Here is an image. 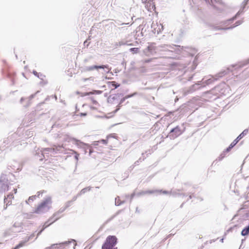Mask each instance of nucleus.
<instances>
[{
	"mask_svg": "<svg viewBox=\"0 0 249 249\" xmlns=\"http://www.w3.org/2000/svg\"><path fill=\"white\" fill-rule=\"evenodd\" d=\"M172 53L166 52L163 53V54L165 55V57L166 58H176V56L175 55V53L179 54L181 53L183 55H191L193 56L195 55L196 53V50L195 49L188 47H181L180 51H173Z\"/></svg>",
	"mask_w": 249,
	"mask_h": 249,
	"instance_id": "f257e3e1",
	"label": "nucleus"
},
{
	"mask_svg": "<svg viewBox=\"0 0 249 249\" xmlns=\"http://www.w3.org/2000/svg\"><path fill=\"white\" fill-rule=\"evenodd\" d=\"M52 203V201L51 197H46L45 199L38 205L34 213L38 214H41L47 212L51 209Z\"/></svg>",
	"mask_w": 249,
	"mask_h": 249,
	"instance_id": "f03ea898",
	"label": "nucleus"
},
{
	"mask_svg": "<svg viewBox=\"0 0 249 249\" xmlns=\"http://www.w3.org/2000/svg\"><path fill=\"white\" fill-rule=\"evenodd\" d=\"M180 46L163 44L155 47L154 50L156 52H163L164 53L166 52L172 53V52L173 51L178 52V51H180Z\"/></svg>",
	"mask_w": 249,
	"mask_h": 249,
	"instance_id": "7ed1b4c3",
	"label": "nucleus"
},
{
	"mask_svg": "<svg viewBox=\"0 0 249 249\" xmlns=\"http://www.w3.org/2000/svg\"><path fill=\"white\" fill-rule=\"evenodd\" d=\"M117 243V237L114 235H109L102 245V249H117V248L115 247Z\"/></svg>",
	"mask_w": 249,
	"mask_h": 249,
	"instance_id": "20e7f679",
	"label": "nucleus"
},
{
	"mask_svg": "<svg viewBox=\"0 0 249 249\" xmlns=\"http://www.w3.org/2000/svg\"><path fill=\"white\" fill-rule=\"evenodd\" d=\"M229 71V69L228 68L226 70H222L218 73H217L216 75H215V78H214L213 76H212V78H209L208 80L204 81L203 83H205L206 85L210 84L213 82L214 81L217 80L219 78L222 77L225 74H227Z\"/></svg>",
	"mask_w": 249,
	"mask_h": 249,
	"instance_id": "39448f33",
	"label": "nucleus"
},
{
	"mask_svg": "<svg viewBox=\"0 0 249 249\" xmlns=\"http://www.w3.org/2000/svg\"><path fill=\"white\" fill-rule=\"evenodd\" d=\"M53 146L55 147L45 148L44 150L51 151V153H53V154H56L58 153H63L65 154H67V153L65 152V150L64 149V146L63 144L58 145H53Z\"/></svg>",
	"mask_w": 249,
	"mask_h": 249,
	"instance_id": "423d86ee",
	"label": "nucleus"
},
{
	"mask_svg": "<svg viewBox=\"0 0 249 249\" xmlns=\"http://www.w3.org/2000/svg\"><path fill=\"white\" fill-rule=\"evenodd\" d=\"M249 2H248L247 0H244L241 5L240 10L238 11V12L236 13V14L232 18L228 19V20L226 21L224 23V24H226L229 22H233L234 20H235L238 16L240 15L241 14H242L244 12V9L246 8V5Z\"/></svg>",
	"mask_w": 249,
	"mask_h": 249,
	"instance_id": "0eeeda50",
	"label": "nucleus"
},
{
	"mask_svg": "<svg viewBox=\"0 0 249 249\" xmlns=\"http://www.w3.org/2000/svg\"><path fill=\"white\" fill-rule=\"evenodd\" d=\"M182 132H183L181 130L180 127L178 125L170 130L168 137H169L171 139H175L180 135Z\"/></svg>",
	"mask_w": 249,
	"mask_h": 249,
	"instance_id": "6e6552de",
	"label": "nucleus"
},
{
	"mask_svg": "<svg viewBox=\"0 0 249 249\" xmlns=\"http://www.w3.org/2000/svg\"><path fill=\"white\" fill-rule=\"evenodd\" d=\"M99 69H107V72H109L110 70V68H109L108 65H93L90 66H86L83 68V71L85 72L92 71L94 70H98Z\"/></svg>",
	"mask_w": 249,
	"mask_h": 249,
	"instance_id": "1a4fd4ad",
	"label": "nucleus"
},
{
	"mask_svg": "<svg viewBox=\"0 0 249 249\" xmlns=\"http://www.w3.org/2000/svg\"><path fill=\"white\" fill-rule=\"evenodd\" d=\"M5 178L4 175L0 177V193H3L9 190V186L7 184V179L5 181Z\"/></svg>",
	"mask_w": 249,
	"mask_h": 249,
	"instance_id": "9d476101",
	"label": "nucleus"
},
{
	"mask_svg": "<svg viewBox=\"0 0 249 249\" xmlns=\"http://www.w3.org/2000/svg\"><path fill=\"white\" fill-rule=\"evenodd\" d=\"M243 22V20H238L235 23L234 25L233 26H230L229 27H227V28H221L218 26H212V29H213V30H226L231 29L233 28L234 27H235L241 24Z\"/></svg>",
	"mask_w": 249,
	"mask_h": 249,
	"instance_id": "9b49d317",
	"label": "nucleus"
},
{
	"mask_svg": "<svg viewBox=\"0 0 249 249\" xmlns=\"http://www.w3.org/2000/svg\"><path fill=\"white\" fill-rule=\"evenodd\" d=\"M70 140L74 141L75 142L74 144L79 148H85V146H87L88 147H90L89 144L88 143H84L75 138H71Z\"/></svg>",
	"mask_w": 249,
	"mask_h": 249,
	"instance_id": "f8f14e48",
	"label": "nucleus"
},
{
	"mask_svg": "<svg viewBox=\"0 0 249 249\" xmlns=\"http://www.w3.org/2000/svg\"><path fill=\"white\" fill-rule=\"evenodd\" d=\"M13 198H14V195L12 193H10L9 195H8L6 197L5 196L4 199V204H6V207H7L8 205H10L11 204V200ZM6 208H5V209Z\"/></svg>",
	"mask_w": 249,
	"mask_h": 249,
	"instance_id": "ddd939ff",
	"label": "nucleus"
},
{
	"mask_svg": "<svg viewBox=\"0 0 249 249\" xmlns=\"http://www.w3.org/2000/svg\"><path fill=\"white\" fill-rule=\"evenodd\" d=\"M248 133V129H245L232 142L235 145L244 136L246 135Z\"/></svg>",
	"mask_w": 249,
	"mask_h": 249,
	"instance_id": "4468645a",
	"label": "nucleus"
},
{
	"mask_svg": "<svg viewBox=\"0 0 249 249\" xmlns=\"http://www.w3.org/2000/svg\"><path fill=\"white\" fill-rule=\"evenodd\" d=\"M200 82H198V83L195 84V85H192L190 87L189 89L187 91V93H192L196 89H199L200 87Z\"/></svg>",
	"mask_w": 249,
	"mask_h": 249,
	"instance_id": "2eb2a0df",
	"label": "nucleus"
},
{
	"mask_svg": "<svg viewBox=\"0 0 249 249\" xmlns=\"http://www.w3.org/2000/svg\"><path fill=\"white\" fill-rule=\"evenodd\" d=\"M22 229L20 223H15L12 228V230L15 232H19Z\"/></svg>",
	"mask_w": 249,
	"mask_h": 249,
	"instance_id": "dca6fc26",
	"label": "nucleus"
},
{
	"mask_svg": "<svg viewBox=\"0 0 249 249\" xmlns=\"http://www.w3.org/2000/svg\"><path fill=\"white\" fill-rule=\"evenodd\" d=\"M159 191L158 190H150V191H143V192H142L141 193H139L138 194H137V195L138 196H140L141 195H145V194H153V193H154L155 192H159Z\"/></svg>",
	"mask_w": 249,
	"mask_h": 249,
	"instance_id": "f3484780",
	"label": "nucleus"
},
{
	"mask_svg": "<svg viewBox=\"0 0 249 249\" xmlns=\"http://www.w3.org/2000/svg\"><path fill=\"white\" fill-rule=\"evenodd\" d=\"M249 234V225L246 227L241 231L242 236H246Z\"/></svg>",
	"mask_w": 249,
	"mask_h": 249,
	"instance_id": "a211bd4d",
	"label": "nucleus"
},
{
	"mask_svg": "<svg viewBox=\"0 0 249 249\" xmlns=\"http://www.w3.org/2000/svg\"><path fill=\"white\" fill-rule=\"evenodd\" d=\"M60 216H53V215L48 220V222H50V223L49 224L50 225L53 223L54 222L57 220L58 219H59Z\"/></svg>",
	"mask_w": 249,
	"mask_h": 249,
	"instance_id": "6ab92c4d",
	"label": "nucleus"
},
{
	"mask_svg": "<svg viewBox=\"0 0 249 249\" xmlns=\"http://www.w3.org/2000/svg\"><path fill=\"white\" fill-rule=\"evenodd\" d=\"M91 189V187H89L87 188H83L81 190V191L77 194V196H80L83 194L86 193L87 191H89Z\"/></svg>",
	"mask_w": 249,
	"mask_h": 249,
	"instance_id": "aec40b11",
	"label": "nucleus"
},
{
	"mask_svg": "<svg viewBox=\"0 0 249 249\" xmlns=\"http://www.w3.org/2000/svg\"><path fill=\"white\" fill-rule=\"evenodd\" d=\"M235 145L234 144V143L231 142V144L229 145V146L226 148L225 151H224V153L229 152L231 149V148H232ZM224 153H223L220 155V156H221L222 157L221 158H223L224 157Z\"/></svg>",
	"mask_w": 249,
	"mask_h": 249,
	"instance_id": "412c9836",
	"label": "nucleus"
},
{
	"mask_svg": "<svg viewBox=\"0 0 249 249\" xmlns=\"http://www.w3.org/2000/svg\"><path fill=\"white\" fill-rule=\"evenodd\" d=\"M33 73L35 76H37L38 78H39L40 79L42 80L45 77L44 75L42 74L41 73H38L37 71H33Z\"/></svg>",
	"mask_w": 249,
	"mask_h": 249,
	"instance_id": "4be33fe9",
	"label": "nucleus"
},
{
	"mask_svg": "<svg viewBox=\"0 0 249 249\" xmlns=\"http://www.w3.org/2000/svg\"><path fill=\"white\" fill-rule=\"evenodd\" d=\"M66 208L65 207H62L57 212H56L55 213H54L53 214V216H59V215L62 213L63 212H64L65 210H66Z\"/></svg>",
	"mask_w": 249,
	"mask_h": 249,
	"instance_id": "5701e85b",
	"label": "nucleus"
},
{
	"mask_svg": "<svg viewBox=\"0 0 249 249\" xmlns=\"http://www.w3.org/2000/svg\"><path fill=\"white\" fill-rule=\"evenodd\" d=\"M102 90H94L92 91L87 92L86 93V95H89L90 94H100L102 93Z\"/></svg>",
	"mask_w": 249,
	"mask_h": 249,
	"instance_id": "b1692460",
	"label": "nucleus"
},
{
	"mask_svg": "<svg viewBox=\"0 0 249 249\" xmlns=\"http://www.w3.org/2000/svg\"><path fill=\"white\" fill-rule=\"evenodd\" d=\"M44 149L45 148H42V150H41V154H42V156H43L44 158H45L46 156L47 157H49V152L51 153V152L49 151L44 150Z\"/></svg>",
	"mask_w": 249,
	"mask_h": 249,
	"instance_id": "393cba45",
	"label": "nucleus"
},
{
	"mask_svg": "<svg viewBox=\"0 0 249 249\" xmlns=\"http://www.w3.org/2000/svg\"><path fill=\"white\" fill-rule=\"evenodd\" d=\"M124 202L125 201L124 200L120 201V200L119 199V197L118 196L117 197H116L115 198V204L116 206H119V205H121L122 204L124 203Z\"/></svg>",
	"mask_w": 249,
	"mask_h": 249,
	"instance_id": "a878e982",
	"label": "nucleus"
},
{
	"mask_svg": "<svg viewBox=\"0 0 249 249\" xmlns=\"http://www.w3.org/2000/svg\"><path fill=\"white\" fill-rule=\"evenodd\" d=\"M69 150L71 151L72 152V153L75 154L74 158L76 160V162H77L78 160V157L79 156V154L77 152H76L72 149H70Z\"/></svg>",
	"mask_w": 249,
	"mask_h": 249,
	"instance_id": "bb28decb",
	"label": "nucleus"
},
{
	"mask_svg": "<svg viewBox=\"0 0 249 249\" xmlns=\"http://www.w3.org/2000/svg\"><path fill=\"white\" fill-rule=\"evenodd\" d=\"M36 196H30L29 197V199L28 200L26 201V202L27 203H28V202H32L36 198Z\"/></svg>",
	"mask_w": 249,
	"mask_h": 249,
	"instance_id": "cd10ccee",
	"label": "nucleus"
},
{
	"mask_svg": "<svg viewBox=\"0 0 249 249\" xmlns=\"http://www.w3.org/2000/svg\"><path fill=\"white\" fill-rule=\"evenodd\" d=\"M139 50L138 48H132L130 49V51L134 53H137Z\"/></svg>",
	"mask_w": 249,
	"mask_h": 249,
	"instance_id": "c85d7f7f",
	"label": "nucleus"
},
{
	"mask_svg": "<svg viewBox=\"0 0 249 249\" xmlns=\"http://www.w3.org/2000/svg\"><path fill=\"white\" fill-rule=\"evenodd\" d=\"M94 77H90L89 78H83L82 79V80H83V81L84 82H86L87 81H89L90 82H93L94 81Z\"/></svg>",
	"mask_w": 249,
	"mask_h": 249,
	"instance_id": "c756f323",
	"label": "nucleus"
},
{
	"mask_svg": "<svg viewBox=\"0 0 249 249\" xmlns=\"http://www.w3.org/2000/svg\"><path fill=\"white\" fill-rule=\"evenodd\" d=\"M138 94V93L135 92H134L132 94H129V95H127L126 96H125V98H126V99L129 98H131V97H132Z\"/></svg>",
	"mask_w": 249,
	"mask_h": 249,
	"instance_id": "7c9ffc66",
	"label": "nucleus"
},
{
	"mask_svg": "<svg viewBox=\"0 0 249 249\" xmlns=\"http://www.w3.org/2000/svg\"><path fill=\"white\" fill-rule=\"evenodd\" d=\"M138 94V93L135 92H134L132 94H129V95H127L126 96H125V98H126V99L129 98H131V97H132Z\"/></svg>",
	"mask_w": 249,
	"mask_h": 249,
	"instance_id": "2f4dec72",
	"label": "nucleus"
},
{
	"mask_svg": "<svg viewBox=\"0 0 249 249\" xmlns=\"http://www.w3.org/2000/svg\"><path fill=\"white\" fill-rule=\"evenodd\" d=\"M72 201H67L66 203H65V208H66V209L69 208L70 206H71V204H72Z\"/></svg>",
	"mask_w": 249,
	"mask_h": 249,
	"instance_id": "473e14b6",
	"label": "nucleus"
},
{
	"mask_svg": "<svg viewBox=\"0 0 249 249\" xmlns=\"http://www.w3.org/2000/svg\"><path fill=\"white\" fill-rule=\"evenodd\" d=\"M111 84L113 87H114V89H116L120 86V84L117 83L115 81L111 82Z\"/></svg>",
	"mask_w": 249,
	"mask_h": 249,
	"instance_id": "72a5a7b5",
	"label": "nucleus"
},
{
	"mask_svg": "<svg viewBox=\"0 0 249 249\" xmlns=\"http://www.w3.org/2000/svg\"><path fill=\"white\" fill-rule=\"evenodd\" d=\"M125 44V43L124 41H121L119 42L118 43H116L115 44V46H121L122 45H124Z\"/></svg>",
	"mask_w": 249,
	"mask_h": 249,
	"instance_id": "f704fd0d",
	"label": "nucleus"
},
{
	"mask_svg": "<svg viewBox=\"0 0 249 249\" xmlns=\"http://www.w3.org/2000/svg\"><path fill=\"white\" fill-rule=\"evenodd\" d=\"M100 141V142H102V143L104 144H106L107 142V140H104V139H102Z\"/></svg>",
	"mask_w": 249,
	"mask_h": 249,
	"instance_id": "c9c22d12",
	"label": "nucleus"
},
{
	"mask_svg": "<svg viewBox=\"0 0 249 249\" xmlns=\"http://www.w3.org/2000/svg\"><path fill=\"white\" fill-rule=\"evenodd\" d=\"M91 101H92V103H93L94 105H96L98 104V102H97L96 100H95L93 98H91Z\"/></svg>",
	"mask_w": 249,
	"mask_h": 249,
	"instance_id": "e433bc0d",
	"label": "nucleus"
},
{
	"mask_svg": "<svg viewBox=\"0 0 249 249\" xmlns=\"http://www.w3.org/2000/svg\"><path fill=\"white\" fill-rule=\"evenodd\" d=\"M160 192H162V193L163 194H171V192H168L167 191H162V190H160Z\"/></svg>",
	"mask_w": 249,
	"mask_h": 249,
	"instance_id": "4c0bfd02",
	"label": "nucleus"
},
{
	"mask_svg": "<svg viewBox=\"0 0 249 249\" xmlns=\"http://www.w3.org/2000/svg\"><path fill=\"white\" fill-rule=\"evenodd\" d=\"M115 216V215L112 216L111 217H110V218L108 219L107 220L106 223L109 222L110 221H111L112 219H113L114 218Z\"/></svg>",
	"mask_w": 249,
	"mask_h": 249,
	"instance_id": "58836bf2",
	"label": "nucleus"
},
{
	"mask_svg": "<svg viewBox=\"0 0 249 249\" xmlns=\"http://www.w3.org/2000/svg\"><path fill=\"white\" fill-rule=\"evenodd\" d=\"M100 142V141H94L93 142L92 144L94 145H98L99 143Z\"/></svg>",
	"mask_w": 249,
	"mask_h": 249,
	"instance_id": "ea45409f",
	"label": "nucleus"
},
{
	"mask_svg": "<svg viewBox=\"0 0 249 249\" xmlns=\"http://www.w3.org/2000/svg\"><path fill=\"white\" fill-rule=\"evenodd\" d=\"M126 99L125 98V97H124V98H123L122 99H121L120 102V103H119V105L122 104Z\"/></svg>",
	"mask_w": 249,
	"mask_h": 249,
	"instance_id": "a19ab883",
	"label": "nucleus"
},
{
	"mask_svg": "<svg viewBox=\"0 0 249 249\" xmlns=\"http://www.w3.org/2000/svg\"><path fill=\"white\" fill-rule=\"evenodd\" d=\"M79 196H77V195L76 196H73V197L72 198V199L71 201H72V202L75 201L76 200L77 198Z\"/></svg>",
	"mask_w": 249,
	"mask_h": 249,
	"instance_id": "79ce46f5",
	"label": "nucleus"
},
{
	"mask_svg": "<svg viewBox=\"0 0 249 249\" xmlns=\"http://www.w3.org/2000/svg\"><path fill=\"white\" fill-rule=\"evenodd\" d=\"M35 94L31 95L29 97V100H32L33 98H34L35 97Z\"/></svg>",
	"mask_w": 249,
	"mask_h": 249,
	"instance_id": "37998d69",
	"label": "nucleus"
},
{
	"mask_svg": "<svg viewBox=\"0 0 249 249\" xmlns=\"http://www.w3.org/2000/svg\"><path fill=\"white\" fill-rule=\"evenodd\" d=\"M135 195V194L134 193L131 194V195L130 196V202L131 201L132 199H133V198L134 197Z\"/></svg>",
	"mask_w": 249,
	"mask_h": 249,
	"instance_id": "c03bdc74",
	"label": "nucleus"
},
{
	"mask_svg": "<svg viewBox=\"0 0 249 249\" xmlns=\"http://www.w3.org/2000/svg\"><path fill=\"white\" fill-rule=\"evenodd\" d=\"M49 226H50V224H49V225H47L46 226L43 227L42 229L40 231H42V232Z\"/></svg>",
	"mask_w": 249,
	"mask_h": 249,
	"instance_id": "a18cd8bd",
	"label": "nucleus"
},
{
	"mask_svg": "<svg viewBox=\"0 0 249 249\" xmlns=\"http://www.w3.org/2000/svg\"><path fill=\"white\" fill-rule=\"evenodd\" d=\"M49 226H50V224H49V225H47L46 226L43 227L42 229L40 231H42V232Z\"/></svg>",
	"mask_w": 249,
	"mask_h": 249,
	"instance_id": "49530a36",
	"label": "nucleus"
},
{
	"mask_svg": "<svg viewBox=\"0 0 249 249\" xmlns=\"http://www.w3.org/2000/svg\"><path fill=\"white\" fill-rule=\"evenodd\" d=\"M35 236V233H33L31 234L30 236H29V237H30V240L32 239Z\"/></svg>",
	"mask_w": 249,
	"mask_h": 249,
	"instance_id": "de8ad7c7",
	"label": "nucleus"
},
{
	"mask_svg": "<svg viewBox=\"0 0 249 249\" xmlns=\"http://www.w3.org/2000/svg\"><path fill=\"white\" fill-rule=\"evenodd\" d=\"M89 154L90 155L92 153L93 151L91 150V146L90 145V147H89Z\"/></svg>",
	"mask_w": 249,
	"mask_h": 249,
	"instance_id": "09e8293b",
	"label": "nucleus"
},
{
	"mask_svg": "<svg viewBox=\"0 0 249 249\" xmlns=\"http://www.w3.org/2000/svg\"><path fill=\"white\" fill-rule=\"evenodd\" d=\"M147 49H148L149 51H152V46H148V47H147Z\"/></svg>",
	"mask_w": 249,
	"mask_h": 249,
	"instance_id": "8fccbe9b",
	"label": "nucleus"
},
{
	"mask_svg": "<svg viewBox=\"0 0 249 249\" xmlns=\"http://www.w3.org/2000/svg\"><path fill=\"white\" fill-rule=\"evenodd\" d=\"M41 232H42V231H39L37 233V236H36V238H37V237H38V236H39V235L41 233Z\"/></svg>",
	"mask_w": 249,
	"mask_h": 249,
	"instance_id": "3c124183",
	"label": "nucleus"
},
{
	"mask_svg": "<svg viewBox=\"0 0 249 249\" xmlns=\"http://www.w3.org/2000/svg\"><path fill=\"white\" fill-rule=\"evenodd\" d=\"M24 99H24V98L22 97V98L20 99V103H22V102L23 101V100H24Z\"/></svg>",
	"mask_w": 249,
	"mask_h": 249,
	"instance_id": "603ef678",
	"label": "nucleus"
},
{
	"mask_svg": "<svg viewBox=\"0 0 249 249\" xmlns=\"http://www.w3.org/2000/svg\"><path fill=\"white\" fill-rule=\"evenodd\" d=\"M48 223H49V222H48V221H46V222L44 223V225H43V227H44V226H47V225H49Z\"/></svg>",
	"mask_w": 249,
	"mask_h": 249,
	"instance_id": "864d4df0",
	"label": "nucleus"
},
{
	"mask_svg": "<svg viewBox=\"0 0 249 249\" xmlns=\"http://www.w3.org/2000/svg\"><path fill=\"white\" fill-rule=\"evenodd\" d=\"M160 26H161V30H163V25L160 24ZM159 29H160V31L159 32H160V29L159 28Z\"/></svg>",
	"mask_w": 249,
	"mask_h": 249,
	"instance_id": "5fc2aeb1",
	"label": "nucleus"
},
{
	"mask_svg": "<svg viewBox=\"0 0 249 249\" xmlns=\"http://www.w3.org/2000/svg\"><path fill=\"white\" fill-rule=\"evenodd\" d=\"M30 102H28V104H27V105L25 106V107H28V106H30Z\"/></svg>",
	"mask_w": 249,
	"mask_h": 249,
	"instance_id": "6e6d98bb",
	"label": "nucleus"
},
{
	"mask_svg": "<svg viewBox=\"0 0 249 249\" xmlns=\"http://www.w3.org/2000/svg\"><path fill=\"white\" fill-rule=\"evenodd\" d=\"M150 61H151L150 59H148V60H145V62H146V63L150 62Z\"/></svg>",
	"mask_w": 249,
	"mask_h": 249,
	"instance_id": "4d7b16f0",
	"label": "nucleus"
},
{
	"mask_svg": "<svg viewBox=\"0 0 249 249\" xmlns=\"http://www.w3.org/2000/svg\"><path fill=\"white\" fill-rule=\"evenodd\" d=\"M83 149L84 150V151H85V153L86 154V153L87 152V149L86 148V147H85V148H83Z\"/></svg>",
	"mask_w": 249,
	"mask_h": 249,
	"instance_id": "13d9d810",
	"label": "nucleus"
},
{
	"mask_svg": "<svg viewBox=\"0 0 249 249\" xmlns=\"http://www.w3.org/2000/svg\"><path fill=\"white\" fill-rule=\"evenodd\" d=\"M144 158H142H142H140L139 159V160H140V161H142V160H144Z\"/></svg>",
	"mask_w": 249,
	"mask_h": 249,
	"instance_id": "bf43d9fd",
	"label": "nucleus"
},
{
	"mask_svg": "<svg viewBox=\"0 0 249 249\" xmlns=\"http://www.w3.org/2000/svg\"><path fill=\"white\" fill-rule=\"evenodd\" d=\"M42 193H41L40 192H37V194H38V195L37 196H39L40 195V194H41Z\"/></svg>",
	"mask_w": 249,
	"mask_h": 249,
	"instance_id": "052dcab7",
	"label": "nucleus"
},
{
	"mask_svg": "<svg viewBox=\"0 0 249 249\" xmlns=\"http://www.w3.org/2000/svg\"><path fill=\"white\" fill-rule=\"evenodd\" d=\"M91 108H92V109H96V107H91Z\"/></svg>",
	"mask_w": 249,
	"mask_h": 249,
	"instance_id": "680f3d73",
	"label": "nucleus"
},
{
	"mask_svg": "<svg viewBox=\"0 0 249 249\" xmlns=\"http://www.w3.org/2000/svg\"><path fill=\"white\" fill-rule=\"evenodd\" d=\"M14 191L15 192V193H17V189H14Z\"/></svg>",
	"mask_w": 249,
	"mask_h": 249,
	"instance_id": "e2e57ef3",
	"label": "nucleus"
},
{
	"mask_svg": "<svg viewBox=\"0 0 249 249\" xmlns=\"http://www.w3.org/2000/svg\"><path fill=\"white\" fill-rule=\"evenodd\" d=\"M87 40H86V41L84 42V45H85L86 44H87Z\"/></svg>",
	"mask_w": 249,
	"mask_h": 249,
	"instance_id": "0e129e2a",
	"label": "nucleus"
},
{
	"mask_svg": "<svg viewBox=\"0 0 249 249\" xmlns=\"http://www.w3.org/2000/svg\"><path fill=\"white\" fill-rule=\"evenodd\" d=\"M115 95H113L112 98V99H115Z\"/></svg>",
	"mask_w": 249,
	"mask_h": 249,
	"instance_id": "69168bd1",
	"label": "nucleus"
},
{
	"mask_svg": "<svg viewBox=\"0 0 249 249\" xmlns=\"http://www.w3.org/2000/svg\"><path fill=\"white\" fill-rule=\"evenodd\" d=\"M138 162H139V160H138V161H136V162H135V164H137V163H138Z\"/></svg>",
	"mask_w": 249,
	"mask_h": 249,
	"instance_id": "338daca9",
	"label": "nucleus"
},
{
	"mask_svg": "<svg viewBox=\"0 0 249 249\" xmlns=\"http://www.w3.org/2000/svg\"><path fill=\"white\" fill-rule=\"evenodd\" d=\"M119 109V108H117L115 110V112H116Z\"/></svg>",
	"mask_w": 249,
	"mask_h": 249,
	"instance_id": "774afa93",
	"label": "nucleus"
}]
</instances>
